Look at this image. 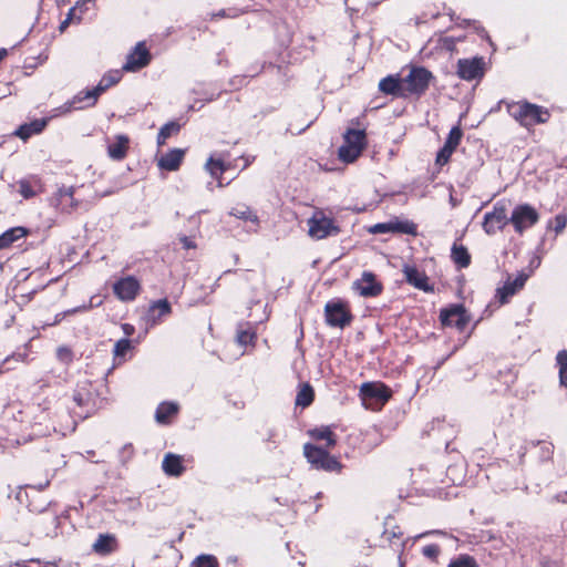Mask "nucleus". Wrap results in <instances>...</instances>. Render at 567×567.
<instances>
[{
  "mask_svg": "<svg viewBox=\"0 0 567 567\" xmlns=\"http://www.w3.org/2000/svg\"><path fill=\"white\" fill-rule=\"evenodd\" d=\"M151 61V53L144 42H138L127 54L126 62L122 70L126 72H136L145 68Z\"/></svg>",
  "mask_w": 567,
  "mask_h": 567,
  "instance_id": "2eb2a0df",
  "label": "nucleus"
},
{
  "mask_svg": "<svg viewBox=\"0 0 567 567\" xmlns=\"http://www.w3.org/2000/svg\"><path fill=\"white\" fill-rule=\"evenodd\" d=\"M518 290H516L511 285V278H508L503 287L498 288L496 291V297L498 298L502 305L506 303L512 296H514Z\"/></svg>",
  "mask_w": 567,
  "mask_h": 567,
  "instance_id": "a19ab883",
  "label": "nucleus"
},
{
  "mask_svg": "<svg viewBox=\"0 0 567 567\" xmlns=\"http://www.w3.org/2000/svg\"><path fill=\"white\" fill-rule=\"evenodd\" d=\"M162 470L167 476H181L186 470L184 457L174 453H167L163 458Z\"/></svg>",
  "mask_w": 567,
  "mask_h": 567,
  "instance_id": "5701e85b",
  "label": "nucleus"
},
{
  "mask_svg": "<svg viewBox=\"0 0 567 567\" xmlns=\"http://www.w3.org/2000/svg\"><path fill=\"white\" fill-rule=\"evenodd\" d=\"M432 73L422 66H414L410 73L403 78V87L405 97L409 95H421L429 87Z\"/></svg>",
  "mask_w": 567,
  "mask_h": 567,
  "instance_id": "0eeeda50",
  "label": "nucleus"
},
{
  "mask_svg": "<svg viewBox=\"0 0 567 567\" xmlns=\"http://www.w3.org/2000/svg\"><path fill=\"white\" fill-rule=\"evenodd\" d=\"M179 131V124L176 122H168L164 124L158 134H157V144L164 145L166 140L171 137L173 134H176Z\"/></svg>",
  "mask_w": 567,
  "mask_h": 567,
  "instance_id": "58836bf2",
  "label": "nucleus"
},
{
  "mask_svg": "<svg viewBox=\"0 0 567 567\" xmlns=\"http://www.w3.org/2000/svg\"><path fill=\"white\" fill-rule=\"evenodd\" d=\"M303 455L308 463L316 470L339 472L342 468L341 463L336 457L331 456L327 450L313 444H305Z\"/></svg>",
  "mask_w": 567,
  "mask_h": 567,
  "instance_id": "20e7f679",
  "label": "nucleus"
},
{
  "mask_svg": "<svg viewBox=\"0 0 567 567\" xmlns=\"http://www.w3.org/2000/svg\"><path fill=\"white\" fill-rule=\"evenodd\" d=\"M556 364L559 370V383L567 388V350H560L556 355Z\"/></svg>",
  "mask_w": 567,
  "mask_h": 567,
  "instance_id": "f704fd0d",
  "label": "nucleus"
},
{
  "mask_svg": "<svg viewBox=\"0 0 567 567\" xmlns=\"http://www.w3.org/2000/svg\"><path fill=\"white\" fill-rule=\"evenodd\" d=\"M463 136V132L460 126H453L446 137L444 145L449 148H454L458 146Z\"/></svg>",
  "mask_w": 567,
  "mask_h": 567,
  "instance_id": "37998d69",
  "label": "nucleus"
},
{
  "mask_svg": "<svg viewBox=\"0 0 567 567\" xmlns=\"http://www.w3.org/2000/svg\"><path fill=\"white\" fill-rule=\"evenodd\" d=\"M447 478L453 485H460L463 483V466L462 465H452L447 468L446 472Z\"/></svg>",
  "mask_w": 567,
  "mask_h": 567,
  "instance_id": "c03bdc74",
  "label": "nucleus"
},
{
  "mask_svg": "<svg viewBox=\"0 0 567 567\" xmlns=\"http://www.w3.org/2000/svg\"><path fill=\"white\" fill-rule=\"evenodd\" d=\"M7 49H0V62L7 56Z\"/></svg>",
  "mask_w": 567,
  "mask_h": 567,
  "instance_id": "e2e57ef3",
  "label": "nucleus"
},
{
  "mask_svg": "<svg viewBox=\"0 0 567 567\" xmlns=\"http://www.w3.org/2000/svg\"><path fill=\"white\" fill-rule=\"evenodd\" d=\"M551 502H557V503H567V491L565 492H560V493H557L556 495H554L550 499Z\"/></svg>",
  "mask_w": 567,
  "mask_h": 567,
  "instance_id": "13d9d810",
  "label": "nucleus"
},
{
  "mask_svg": "<svg viewBox=\"0 0 567 567\" xmlns=\"http://www.w3.org/2000/svg\"><path fill=\"white\" fill-rule=\"evenodd\" d=\"M439 14H440L439 12L432 13V14H431V18H432V19H435V18H437V17H439Z\"/></svg>",
  "mask_w": 567,
  "mask_h": 567,
  "instance_id": "69168bd1",
  "label": "nucleus"
},
{
  "mask_svg": "<svg viewBox=\"0 0 567 567\" xmlns=\"http://www.w3.org/2000/svg\"><path fill=\"white\" fill-rule=\"evenodd\" d=\"M567 225V215L558 214L554 218V230L556 234L561 233Z\"/></svg>",
  "mask_w": 567,
  "mask_h": 567,
  "instance_id": "603ef678",
  "label": "nucleus"
},
{
  "mask_svg": "<svg viewBox=\"0 0 567 567\" xmlns=\"http://www.w3.org/2000/svg\"><path fill=\"white\" fill-rule=\"evenodd\" d=\"M369 231L371 234H388V233H393V228H392V224H391V220L386 221V223H378L375 225H373Z\"/></svg>",
  "mask_w": 567,
  "mask_h": 567,
  "instance_id": "8fccbe9b",
  "label": "nucleus"
},
{
  "mask_svg": "<svg viewBox=\"0 0 567 567\" xmlns=\"http://www.w3.org/2000/svg\"><path fill=\"white\" fill-rule=\"evenodd\" d=\"M465 40V35H441L437 40V48L441 50H445L449 52H453L458 42H463Z\"/></svg>",
  "mask_w": 567,
  "mask_h": 567,
  "instance_id": "c9c22d12",
  "label": "nucleus"
},
{
  "mask_svg": "<svg viewBox=\"0 0 567 567\" xmlns=\"http://www.w3.org/2000/svg\"><path fill=\"white\" fill-rule=\"evenodd\" d=\"M49 485H50V480H45L43 483H39V484L34 485V487H35L38 491H43V489H44V488H47Z\"/></svg>",
  "mask_w": 567,
  "mask_h": 567,
  "instance_id": "680f3d73",
  "label": "nucleus"
},
{
  "mask_svg": "<svg viewBox=\"0 0 567 567\" xmlns=\"http://www.w3.org/2000/svg\"><path fill=\"white\" fill-rule=\"evenodd\" d=\"M324 317L328 326L337 328H343L352 320L348 303L340 299H333L326 303Z\"/></svg>",
  "mask_w": 567,
  "mask_h": 567,
  "instance_id": "6e6552de",
  "label": "nucleus"
},
{
  "mask_svg": "<svg viewBox=\"0 0 567 567\" xmlns=\"http://www.w3.org/2000/svg\"><path fill=\"white\" fill-rule=\"evenodd\" d=\"M48 124L47 118H38L30 123L21 125L17 131L16 135L21 140L25 141L34 134L41 133Z\"/></svg>",
  "mask_w": 567,
  "mask_h": 567,
  "instance_id": "cd10ccee",
  "label": "nucleus"
},
{
  "mask_svg": "<svg viewBox=\"0 0 567 567\" xmlns=\"http://www.w3.org/2000/svg\"><path fill=\"white\" fill-rule=\"evenodd\" d=\"M365 145V134L361 130H348L343 136V144L339 148L342 162L352 163L361 154Z\"/></svg>",
  "mask_w": 567,
  "mask_h": 567,
  "instance_id": "39448f33",
  "label": "nucleus"
},
{
  "mask_svg": "<svg viewBox=\"0 0 567 567\" xmlns=\"http://www.w3.org/2000/svg\"><path fill=\"white\" fill-rule=\"evenodd\" d=\"M485 61L481 56L457 61V75L465 81L481 79L484 75Z\"/></svg>",
  "mask_w": 567,
  "mask_h": 567,
  "instance_id": "4468645a",
  "label": "nucleus"
},
{
  "mask_svg": "<svg viewBox=\"0 0 567 567\" xmlns=\"http://www.w3.org/2000/svg\"><path fill=\"white\" fill-rule=\"evenodd\" d=\"M122 72L123 70H111L106 72L96 85L99 91L104 93L109 87L118 83L122 79Z\"/></svg>",
  "mask_w": 567,
  "mask_h": 567,
  "instance_id": "2f4dec72",
  "label": "nucleus"
},
{
  "mask_svg": "<svg viewBox=\"0 0 567 567\" xmlns=\"http://www.w3.org/2000/svg\"><path fill=\"white\" fill-rule=\"evenodd\" d=\"M132 350V342L127 338L120 339L113 349L114 360L122 363L126 360V355Z\"/></svg>",
  "mask_w": 567,
  "mask_h": 567,
  "instance_id": "72a5a7b5",
  "label": "nucleus"
},
{
  "mask_svg": "<svg viewBox=\"0 0 567 567\" xmlns=\"http://www.w3.org/2000/svg\"><path fill=\"white\" fill-rule=\"evenodd\" d=\"M352 288L360 297L364 298L377 297L383 290L381 281L371 271H363L361 277L353 281Z\"/></svg>",
  "mask_w": 567,
  "mask_h": 567,
  "instance_id": "f8f14e48",
  "label": "nucleus"
},
{
  "mask_svg": "<svg viewBox=\"0 0 567 567\" xmlns=\"http://www.w3.org/2000/svg\"><path fill=\"white\" fill-rule=\"evenodd\" d=\"M393 233L416 235V225L411 220L393 219L391 220Z\"/></svg>",
  "mask_w": 567,
  "mask_h": 567,
  "instance_id": "e433bc0d",
  "label": "nucleus"
},
{
  "mask_svg": "<svg viewBox=\"0 0 567 567\" xmlns=\"http://www.w3.org/2000/svg\"><path fill=\"white\" fill-rule=\"evenodd\" d=\"M28 229L24 227H12L0 235V249L10 247L14 241L25 237Z\"/></svg>",
  "mask_w": 567,
  "mask_h": 567,
  "instance_id": "c756f323",
  "label": "nucleus"
},
{
  "mask_svg": "<svg viewBox=\"0 0 567 567\" xmlns=\"http://www.w3.org/2000/svg\"><path fill=\"white\" fill-rule=\"evenodd\" d=\"M447 567H478V565L472 556L460 555L451 560Z\"/></svg>",
  "mask_w": 567,
  "mask_h": 567,
  "instance_id": "49530a36",
  "label": "nucleus"
},
{
  "mask_svg": "<svg viewBox=\"0 0 567 567\" xmlns=\"http://www.w3.org/2000/svg\"><path fill=\"white\" fill-rule=\"evenodd\" d=\"M313 401V389L309 384L300 388L296 396V404L302 408L310 405Z\"/></svg>",
  "mask_w": 567,
  "mask_h": 567,
  "instance_id": "4c0bfd02",
  "label": "nucleus"
},
{
  "mask_svg": "<svg viewBox=\"0 0 567 567\" xmlns=\"http://www.w3.org/2000/svg\"><path fill=\"white\" fill-rule=\"evenodd\" d=\"M400 567H403V564H402V563L400 564Z\"/></svg>",
  "mask_w": 567,
  "mask_h": 567,
  "instance_id": "338daca9",
  "label": "nucleus"
},
{
  "mask_svg": "<svg viewBox=\"0 0 567 567\" xmlns=\"http://www.w3.org/2000/svg\"><path fill=\"white\" fill-rule=\"evenodd\" d=\"M19 194L24 199H30L44 192L41 178L38 176H29L17 182Z\"/></svg>",
  "mask_w": 567,
  "mask_h": 567,
  "instance_id": "aec40b11",
  "label": "nucleus"
},
{
  "mask_svg": "<svg viewBox=\"0 0 567 567\" xmlns=\"http://www.w3.org/2000/svg\"><path fill=\"white\" fill-rule=\"evenodd\" d=\"M24 567H56L55 561H41L39 559H31L25 563Z\"/></svg>",
  "mask_w": 567,
  "mask_h": 567,
  "instance_id": "6e6d98bb",
  "label": "nucleus"
},
{
  "mask_svg": "<svg viewBox=\"0 0 567 567\" xmlns=\"http://www.w3.org/2000/svg\"><path fill=\"white\" fill-rule=\"evenodd\" d=\"M451 258L458 268H467L471 264V255L463 245L454 244L452 246Z\"/></svg>",
  "mask_w": 567,
  "mask_h": 567,
  "instance_id": "7c9ffc66",
  "label": "nucleus"
},
{
  "mask_svg": "<svg viewBox=\"0 0 567 567\" xmlns=\"http://www.w3.org/2000/svg\"><path fill=\"white\" fill-rule=\"evenodd\" d=\"M402 271L409 285L424 292L434 291L433 285L429 282V277L423 270L413 265H404Z\"/></svg>",
  "mask_w": 567,
  "mask_h": 567,
  "instance_id": "dca6fc26",
  "label": "nucleus"
},
{
  "mask_svg": "<svg viewBox=\"0 0 567 567\" xmlns=\"http://www.w3.org/2000/svg\"><path fill=\"white\" fill-rule=\"evenodd\" d=\"M360 395L363 401L374 400L375 402L383 404L390 399L391 391L383 383L367 382L361 385Z\"/></svg>",
  "mask_w": 567,
  "mask_h": 567,
  "instance_id": "a211bd4d",
  "label": "nucleus"
},
{
  "mask_svg": "<svg viewBox=\"0 0 567 567\" xmlns=\"http://www.w3.org/2000/svg\"><path fill=\"white\" fill-rule=\"evenodd\" d=\"M230 215L245 220H250L254 224L258 223V217L252 214V212L248 207H236L233 208Z\"/></svg>",
  "mask_w": 567,
  "mask_h": 567,
  "instance_id": "a18cd8bd",
  "label": "nucleus"
},
{
  "mask_svg": "<svg viewBox=\"0 0 567 567\" xmlns=\"http://www.w3.org/2000/svg\"><path fill=\"white\" fill-rule=\"evenodd\" d=\"M55 401H61V398H59V392L55 391L51 396L45 398L41 403H39V406L43 411L51 410V404Z\"/></svg>",
  "mask_w": 567,
  "mask_h": 567,
  "instance_id": "5fc2aeb1",
  "label": "nucleus"
},
{
  "mask_svg": "<svg viewBox=\"0 0 567 567\" xmlns=\"http://www.w3.org/2000/svg\"><path fill=\"white\" fill-rule=\"evenodd\" d=\"M527 279H528V275L525 274L524 271H520L516 275V277L514 279H511V285L516 290H520L524 287Z\"/></svg>",
  "mask_w": 567,
  "mask_h": 567,
  "instance_id": "864d4df0",
  "label": "nucleus"
},
{
  "mask_svg": "<svg viewBox=\"0 0 567 567\" xmlns=\"http://www.w3.org/2000/svg\"><path fill=\"white\" fill-rule=\"evenodd\" d=\"M141 291V282L134 276H125L114 281L113 292L121 301H133Z\"/></svg>",
  "mask_w": 567,
  "mask_h": 567,
  "instance_id": "ddd939ff",
  "label": "nucleus"
},
{
  "mask_svg": "<svg viewBox=\"0 0 567 567\" xmlns=\"http://www.w3.org/2000/svg\"><path fill=\"white\" fill-rule=\"evenodd\" d=\"M130 138L124 134H117L107 143V155L115 161L123 159L128 151Z\"/></svg>",
  "mask_w": 567,
  "mask_h": 567,
  "instance_id": "4be33fe9",
  "label": "nucleus"
},
{
  "mask_svg": "<svg viewBox=\"0 0 567 567\" xmlns=\"http://www.w3.org/2000/svg\"><path fill=\"white\" fill-rule=\"evenodd\" d=\"M171 312V305L166 299H161L153 302L148 310V320L152 324L161 321L162 317Z\"/></svg>",
  "mask_w": 567,
  "mask_h": 567,
  "instance_id": "c85d7f7f",
  "label": "nucleus"
},
{
  "mask_svg": "<svg viewBox=\"0 0 567 567\" xmlns=\"http://www.w3.org/2000/svg\"><path fill=\"white\" fill-rule=\"evenodd\" d=\"M255 339H256V332L254 330H251L250 328L244 329L243 327H240L238 329L237 342L240 346H243V347L251 346V344H254Z\"/></svg>",
  "mask_w": 567,
  "mask_h": 567,
  "instance_id": "79ce46f5",
  "label": "nucleus"
},
{
  "mask_svg": "<svg viewBox=\"0 0 567 567\" xmlns=\"http://www.w3.org/2000/svg\"><path fill=\"white\" fill-rule=\"evenodd\" d=\"M117 548V540L114 535L111 534H100L95 543L92 545V549L94 553L105 556Z\"/></svg>",
  "mask_w": 567,
  "mask_h": 567,
  "instance_id": "393cba45",
  "label": "nucleus"
},
{
  "mask_svg": "<svg viewBox=\"0 0 567 567\" xmlns=\"http://www.w3.org/2000/svg\"><path fill=\"white\" fill-rule=\"evenodd\" d=\"M190 567H219V563L214 555L202 554L193 560Z\"/></svg>",
  "mask_w": 567,
  "mask_h": 567,
  "instance_id": "ea45409f",
  "label": "nucleus"
},
{
  "mask_svg": "<svg viewBox=\"0 0 567 567\" xmlns=\"http://www.w3.org/2000/svg\"><path fill=\"white\" fill-rule=\"evenodd\" d=\"M178 413V404L175 402H162L155 411V420L159 424H169Z\"/></svg>",
  "mask_w": 567,
  "mask_h": 567,
  "instance_id": "bb28decb",
  "label": "nucleus"
},
{
  "mask_svg": "<svg viewBox=\"0 0 567 567\" xmlns=\"http://www.w3.org/2000/svg\"><path fill=\"white\" fill-rule=\"evenodd\" d=\"M216 17H225V11H224V10H220V11L216 14Z\"/></svg>",
  "mask_w": 567,
  "mask_h": 567,
  "instance_id": "0e129e2a",
  "label": "nucleus"
},
{
  "mask_svg": "<svg viewBox=\"0 0 567 567\" xmlns=\"http://www.w3.org/2000/svg\"><path fill=\"white\" fill-rule=\"evenodd\" d=\"M442 324L454 327L458 331H464L471 321V316L462 305H452L449 308L442 309L440 312Z\"/></svg>",
  "mask_w": 567,
  "mask_h": 567,
  "instance_id": "9b49d317",
  "label": "nucleus"
},
{
  "mask_svg": "<svg viewBox=\"0 0 567 567\" xmlns=\"http://www.w3.org/2000/svg\"><path fill=\"white\" fill-rule=\"evenodd\" d=\"M185 151L173 148L157 159V166L162 171L175 172L184 159Z\"/></svg>",
  "mask_w": 567,
  "mask_h": 567,
  "instance_id": "412c9836",
  "label": "nucleus"
},
{
  "mask_svg": "<svg viewBox=\"0 0 567 567\" xmlns=\"http://www.w3.org/2000/svg\"><path fill=\"white\" fill-rule=\"evenodd\" d=\"M454 151V148H449L446 145H443V147L439 151L436 155V164L440 166L445 165L451 158Z\"/></svg>",
  "mask_w": 567,
  "mask_h": 567,
  "instance_id": "de8ad7c7",
  "label": "nucleus"
},
{
  "mask_svg": "<svg viewBox=\"0 0 567 567\" xmlns=\"http://www.w3.org/2000/svg\"><path fill=\"white\" fill-rule=\"evenodd\" d=\"M179 240H181L184 249L188 250V249H195L196 248V243L190 237L182 236L179 238Z\"/></svg>",
  "mask_w": 567,
  "mask_h": 567,
  "instance_id": "4d7b16f0",
  "label": "nucleus"
},
{
  "mask_svg": "<svg viewBox=\"0 0 567 567\" xmlns=\"http://www.w3.org/2000/svg\"><path fill=\"white\" fill-rule=\"evenodd\" d=\"M507 112L524 127L545 123L549 118V113L544 107L522 101L508 103Z\"/></svg>",
  "mask_w": 567,
  "mask_h": 567,
  "instance_id": "f03ea898",
  "label": "nucleus"
},
{
  "mask_svg": "<svg viewBox=\"0 0 567 567\" xmlns=\"http://www.w3.org/2000/svg\"><path fill=\"white\" fill-rule=\"evenodd\" d=\"M76 188L73 186L60 187L51 197V205L63 214H71L82 206V203L75 198Z\"/></svg>",
  "mask_w": 567,
  "mask_h": 567,
  "instance_id": "1a4fd4ad",
  "label": "nucleus"
},
{
  "mask_svg": "<svg viewBox=\"0 0 567 567\" xmlns=\"http://www.w3.org/2000/svg\"><path fill=\"white\" fill-rule=\"evenodd\" d=\"M539 220V213L529 204L516 205L509 216V223L513 225L517 234H523L532 228Z\"/></svg>",
  "mask_w": 567,
  "mask_h": 567,
  "instance_id": "423d86ee",
  "label": "nucleus"
},
{
  "mask_svg": "<svg viewBox=\"0 0 567 567\" xmlns=\"http://www.w3.org/2000/svg\"><path fill=\"white\" fill-rule=\"evenodd\" d=\"M61 406L68 409L69 415L65 423L54 426V431L66 435L76 427V420L87 417L95 410V399L92 383L89 380H82L76 383L71 396L63 398Z\"/></svg>",
  "mask_w": 567,
  "mask_h": 567,
  "instance_id": "f257e3e1",
  "label": "nucleus"
},
{
  "mask_svg": "<svg viewBox=\"0 0 567 567\" xmlns=\"http://www.w3.org/2000/svg\"><path fill=\"white\" fill-rule=\"evenodd\" d=\"M101 94L102 93L99 91V89L96 86H94L90 90L80 91L69 102V105L65 106V112H69L72 109L73 110H83L86 107L94 106Z\"/></svg>",
  "mask_w": 567,
  "mask_h": 567,
  "instance_id": "6ab92c4d",
  "label": "nucleus"
},
{
  "mask_svg": "<svg viewBox=\"0 0 567 567\" xmlns=\"http://www.w3.org/2000/svg\"><path fill=\"white\" fill-rule=\"evenodd\" d=\"M509 223L507 216L506 205L504 203H496L491 212L484 215L483 229L487 235H494L502 230Z\"/></svg>",
  "mask_w": 567,
  "mask_h": 567,
  "instance_id": "9d476101",
  "label": "nucleus"
},
{
  "mask_svg": "<svg viewBox=\"0 0 567 567\" xmlns=\"http://www.w3.org/2000/svg\"><path fill=\"white\" fill-rule=\"evenodd\" d=\"M307 225L308 236L315 240L337 236L340 233V227L334 218L328 216L326 212L320 208L313 210L312 215L307 220Z\"/></svg>",
  "mask_w": 567,
  "mask_h": 567,
  "instance_id": "7ed1b4c3",
  "label": "nucleus"
},
{
  "mask_svg": "<svg viewBox=\"0 0 567 567\" xmlns=\"http://www.w3.org/2000/svg\"><path fill=\"white\" fill-rule=\"evenodd\" d=\"M422 554L429 559L435 560L440 554V547L435 544L426 545L422 548Z\"/></svg>",
  "mask_w": 567,
  "mask_h": 567,
  "instance_id": "3c124183",
  "label": "nucleus"
},
{
  "mask_svg": "<svg viewBox=\"0 0 567 567\" xmlns=\"http://www.w3.org/2000/svg\"><path fill=\"white\" fill-rule=\"evenodd\" d=\"M473 28L482 38L488 39L486 31L480 24L473 22Z\"/></svg>",
  "mask_w": 567,
  "mask_h": 567,
  "instance_id": "bf43d9fd",
  "label": "nucleus"
},
{
  "mask_svg": "<svg viewBox=\"0 0 567 567\" xmlns=\"http://www.w3.org/2000/svg\"><path fill=\"white\" fill-rule=\"evenodd\" d=\"M379 90L389 95L405 97L403 80L398 75H388L379 82Z\"/></svg>",
  "mask_w": 567,
  "mask_h": 567,
  "instance_id": "b1692460",
  "label": "nucleus"
},
{
  "mask_svg": "<svg viewBox=\"0 0 567 567\" xmlns=\"http://www.w3.org/2000/svg\"><path fill=\"white\" fill-rule=\"evenodd\" d=\"M56 357L62 363L70 364L73 360V352L68 347H60L56 350Z\"/></svg>",
  "mask_w": 567,
  "mask_h": 567,
  "instance_id": "09e8293b",
  "label": "nucleus"
},
{
  "mask_svg": "<svg viewBox=\"0 0 567 567\" xmlns=\"http://www.w3.org/2000/svg\"><path fill=\"white\" fill-rule=\"evenodd\" d=\"M332 425H321L310 430L309 435L316 441L326 442L327 447H334L337 444V435Z\"/></svg>",
  "mask_w": 567,
  "mask_h": 567,
  "instance_id": "a878e982",
  "label": "nucleus"
},
{
  "mask_svg": "<svg viewBox=\"0 0 567 567\" xmlns=\"http://www.w3.org/2000/svg\"><path fill=\"white\" fill-rule=\"evenodd\" d=\"M227 157L228 156L225 153L215 152L208 157L205 165L207 172L217 181L219 187L224 186L223 174L230 167V163L227 162Z\"/></svg>",
  "mask_w": 567,
  "mask_h": 567,
  "instance_id": "f3484780",
  "label": "nucleus"
},
{
  "mask_svg": "<svg viewBox=\"0 0 567 567\" xmlns=\"http://www.w3.org/2000/svg\"><path fill=\"white\" fill-rule=\"evenodd\" d=\"M122 329H123V331H124V333H125L126 336H131V334H133V333H134V331H135L134 327H133L132 324H130V323H124V324H122Z\"/></svg>",
  "mask_w": 567,
  "mask_h": 567,
  "instance_id": "052dcab7",
  "label": "nucleus"
},
{
  "mask_svg": "<svg viewBox=\"0 0 567 567\" xmlns=\"http://www.w3.org/2000/svg\"><path fill=\"white\" fill-rule=\"evenodd\" d=\"M103 302V299L100 297V296H94L91 298L90 302L87 305H82L80 307H76V308H72V309H69L64 312H61V313H58L55 316V320H54V323H58L59 321H61L66 315H74L76 312H81V311H86L93 307H99L101 306Z\"/></svg>",
  "mask_w": 567,
  "mask_h": 567,
  "instance_id": "473e14b6",
  "label": "nucleus"
}]
</instances>
